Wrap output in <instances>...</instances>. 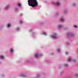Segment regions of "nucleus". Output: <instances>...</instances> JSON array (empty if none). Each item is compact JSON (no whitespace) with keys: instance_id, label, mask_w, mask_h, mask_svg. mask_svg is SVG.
<instances>
[{"instance_id":"f257e3e1","label":"nucleus","mask_w":78,"mask_h":78,"mask_svg":"<svg viewBox=\"0 0 78 78\" xmlns=\"http://www.w3.org/2000/svg\"><path fill=\"white\" fill-rule=\"evenodd\" d=\"M28 2L30 6L34 7L38 6V2L37 0H28Z\"/></svg>"},{"instance_id":"f03ea898","label":"nucleus","mask_w":78,"mask_h":78,"mask_svg":"<svg viewBox=\"0 0 78 78\" xmlns=\"http://www.w3.org/2000/svg\"><path fill=\"white\" fill-rule=\"evenodd\" d=\"M54 34L51 35V37L52 38H54V39H56L57 38V34L55 32L54 33Z\"/></svg>"},{"instance_id":"7ed1b4c3","label":"nucleus","mask_w":78,"mask_h":78,"mask_svg":"<svg viewBox=\"0 0 78 78\" xmlns=\"http://www.w3.org/2000/svg\"><path fill=\"white\" fill-rule=\"evenodd\" d=\"M9 51L11 53H13L14 51V49L13 48H11L10 49Z\"/></svg>"},{"instance_id":"20e7f679","label":"nucleus","mask_w":78,"mask_h":78,"mask_svg":"<svg viewBox=\"0 0 78 78\" xmlns=\"http://www.w3.org/2000/svg\"><path fill=\"white\" fill-rule=\"evenodd\" d=\"M53 3L54 4H55V5H57V6H59L61 5V3H60V2H53Z\"/></svg>"},{"instance_id":"39448f33","label":"nucleus","mask_w":78,"mask_h":78,"mask_svg":"<svg viewBox=\"0 0 78 78\" xmlns=\"http://www.w3.org/2000/svg\"><path fill=\"white\" fill-rule=\"evenodd\" d=\"M9 7H10V5H8L4 8V9H7Z\"/></svg>"},{"instance_id":"423d86ee","label":"nucleus","mask_w":78,"mask_h":78,"mask_svg":"<svg viewBox=\"0 0 78 78\" xmlns=\"http://www.w3.org/2000/svg\"><path fill=\"white\" fill-rule=\"evenodd\" d=\"M34 56L35 57V58H37L39 57V56H40V55H39L37 53V54H34Z\"/></svg>"},{"instance_id":"0eeeda50","label":"nucleus","mask_w":78,"mask_h":78,"mask_svg":"<svg viewBox=\"0 0 78 78\" xmlns=\"http://www.w3.org/2000/svg\"><path fill=\"white\" fill-rule=\"evenodd\" d=\"M60 20L61 22H64V19L63 17L60 18Z\"/></svg>"},{"instance_id":"6e6552de","label":"nucleus","mask_w":78,"mask_h":78,"mask_svg":"<svg viewBox=\"0 0 78 78\" xmlns=\"http://www.w3.org/2000/svg\"><path fill=\"white\" fill-rule=\"evenodd\" d=\"M63 26L62 25H59L58 26V28H62V27Z\"/></svg>"},{"instance_id":"1a4fd4ad","label":"nucleus","mask_w":78,"mask_h":78,"mask_svg":"<svg viewBox=\"0 0 78 78\" xmlns=\"http://www.w3.org/2000/svg\"><path fill=\"white\" fill-rule=\"evenodd\" d=\"M0 58L2 59H5V57L3 55H1L0 56Z\"/></svg>"},{"instance_id":"9d476101","label":"nucleus","mask_w":78,"mask_h":78,"mask_svg":"<svg viewBox=\"0 0 78 78\" xmlns=\"http://www.w3.org/2000/svg\"><path fill=\"white\" fill-rule=\"evenodd\" d=\"M18 6H19V7H21L22 6V4L20 3H19L17 5Z\"/></svg>"},{"instance_id":"9b49d317","label":"nucleus","mask_w":78,"mask_h":78,"mask_svg":"<svg viewBox=\"0 0 78 78\" xmlns=\"http://www.w3.org/2000/svg\"><path fill=\"white\" fill-rule=\"evenodd\" d=\"M47 34L46 32H43L42 33L41 35H44V36H46Z\"/></svg>"},{"instance_id":"f8f14e48","label":"nucleus","mask_w":78,"mask_h":78,"mask_svg":"<svg viewBox=\"0 0 78 78\" xmlns=\"http://www.w3.org/2000/svg\"><path fill=\"white\" fill-rule=\"evenodd\" d=\"M7 27H11V24L10 23H8L7 25Z\"/></svg>"},{"instance_id":"ddd939ff","label":"nucleus","mask_w":78,"mask_h":78,"mask_svg":"<svg viewBox=\"0 0 78 78\" xmlns=\"http://www.w3.org/2000/svg\"><path fill=\"white\" fill-rule=\"evenodd\" d=\"M72 6L74 7L76 6V3H74L72 4Z\"/></svg>"},{"instance_id":"4468645a","label":"nucleus","mask_w":78,"mask_h":78,"mask_svg":"<svg viewBox=\"0 0 78 78\" xmlns=\"http://www.w3.org/2000/svg\"><path fill=\"white\" fill-rule=\"evenodd\" d=\"M20 76H25V73H23L20 74Z\"/></svg>"},{"instance_id":"2eb2a0df","label":"nucleus","mask_w":78,"mask_h":78,"mask_svg":"<svg viewBox=\"0 0 78 78\" xmlns=\"http://www.w3.org/2000/svg\"><path fill=\"white\" fill-rule=\"evenodd\" d=\"M57 51L58 52H60L61 51V50L59 48H58L57 49Z\"/></svg>"},{"instance_id":"dca6fc26","label":"nucleus","mask_w":78,"mask_h":78,"mask_svg":"<svg viewBox=\"0 0 78 78\" xmlns=\"http://www.w3.org/2000/svg\"><path fill=\"white\" fill-rule=\"evenodd\" d=\"M75 76L76 77V78H78V74H76L75 75Z\"/></svg>"},{"instance_id":"f3484780","label":"nucleus","mask_w":78,"mask_h":78,"mask_svg":"<svg viewBox=\"0 0 78 78\" xmlns=\"http://www.w3.org/2000/svg\"><path fill=\"white\" fill-rule=\"evenodd\" d=\"M64 65L65 67H67V66H69V65H68V64H65Z\"/></svg>"},{"instance_id":"a211bd4d","label":"nucleus","mask_w":78,"mask_h":78,"mask_svg":"<svg viewBox=\"0 0 78 78\" xmlns=\"http://www.w3.org/2000/svg\"><path fill=\"white\" fill-rule=\"evenodd\" d=\"M69 61H72V58H69L68 59Z\"/></svg>"},{"instance_id":"6ab92c4d","label":"nucleus","mask_w":78,"mask_h":78,"mask_svg":"<svg viewBox=\"0 0 78 78\" xmlns=\"http://www.w3.org/2000/svg\"><path fill=\"white\" fill-rule=\"evenodd\" d=\"M74 27V28H77L78 27L77 26V25H74L73 26Z\"/></svg>"},{"instance_id":"aec40b11","label":"nucleus","mask_w":78,"mask_h":78,"mask_svg":"<svg viewBox=\"0 0 78 78\" xmlns=\"http://www.w3.org/2000/svg\"><path fill=\"white\" fill-rule=\"evenodd\" d=\"M16 30L17 31H19V30H20V29L19 28H16Z\"/></svg>"},{"instance_id":"412c9836","label":"nucleus","mask_w":78,"mask_h":78,"mask_svg":"<svg viewBox=\"0 0 78 78\" xmlns=\"http://www.w3.org/2000/svg\"><path fill=\"white\" fill-rule=\"evenodd\" d=\"M15 10L16 11H17V8H15Z\"/></svg>"},{"instance_id":"4be33fe9","label":"nucleus","mask_w":78,"mask_h":78,"mask_svg":"<svg viewBox=\"0 0 78 78\" xmlns=\"http://www.w3.org/2000/svg\"><path fill=\"white\" fill-rule=\"evenodd\" d=\"M20 23H23V22H22L21 21H20Z\"/></svg>"},{"instance_id":"5701e85b","label":"nucleus","mask_w":78,"mask_h":78,"mask_svg":"<svg viewBox=\"0 0 78 78\" xmlns=\"http://www.w3.org/2000/svg\"><path fill=\"white\" fill-rule=\"evenodd\" d=\"M71 34L70 33L68 34L67 35H70Z\"/></svg>"},{"instance_id":"b1692460","label":"nucleus","mask_w":78,"mask_h":78,"mask_svg":"<svg viewBox=\"0 0 78 78\" xmlns=\"http://www.w3.org/2000/svg\"><path fill=\"white\" fill-rule=\"evenodd\" d=\"M66 55H67V54L68 53V52H66Z\"/></svg>"},{"instance_id":"393cba45","label":"nucleus","mask_w":78,"mask_h":78,"mask_svg":"<svg viewBox=\"0 0 78 78\" xmlns=\"http://www.w3.org/2000/svg\"><path fill=\"white\" fill-rule=\"evenodd\" d=\"M58 13H57V14H56V15L57 16V15H58Z\"/></svg>"}]
</instances>
